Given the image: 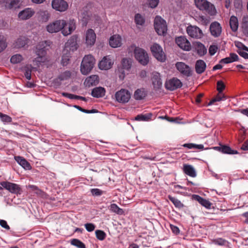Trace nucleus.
I'll return each mask as SVG.
<instances>
[{"instance_id":"nucleus-1","label":"nucleus","mask_w":248,"mask_h":248,"mask_svg":"<svg viewBox=\"0 0 248 248\" xmlns=\"http://www.w3.org/2000/svg\"><path fill=\"white\" fill-rule=\"evenodd\" d=\"M49 33H55L62 31L64 36H67L72 33L76 28V21L72 19L67 22L63 19H59L49 23L46 27Z\"/></svg>"},{"instance_id":"nucleus-2","label":"nucleus","mask_w":248,"mask_h":248,"mask_svg":"<svg viewBox=\"0 0 248 248\" xmlns=\"http://www.w3.org/2000/svg\"><path fill=\"white\" fill-rule=\"evenodd\" d=\"M95 63V59L91 55H87L84 56L80 65V71L82 74L86 75L88 74Z\"/></svg>"},{"instance_id":"nucleus-3","label":"nucleus","mask_w":248,"mask_h":248,"mask_svg":"<svg viewBox=\"0 0 248 248\" xmlns=\"http://www.w3.org/2000/svg\"><path fill=\"white\" fill-rule=\"evenodd\" d=\"M196 7L201 11H205L211 15L216 13V9L213 4L207 0H194Z\"/></svg>"},{"instance_id":"nucleus-4","label":"nucleus","mask_w":248,"mask_h":248,"mask_svg":"<svg viewBox=\"0 0 248 248\" xmlns=\"http://www.w3.org/2000/svg\"><path fill=\"white\" fill-rule=\"evenodd\" d=\"M154 26L155 31L159 35H164L166 33L167 26L166 21L160 16H156L154 20Z\"/></svg>"},{"instance_id":"nucleus-5","label":"nucleus","mask_w":248,"mask_h":248,"mask_svg":"<svg viewBox=\"0 0 248 248\" xmlns=\"http://www.w3.org/2000/svg\"><path fill=\"white\" fill-rule=\"evenodd\" d=\"M153 55L159 62H163L166 56L162 47L157 43H154L150 47Z\"/></svg>"},{"instance_id":"nucleus-6","label":"nucleus","mask_w":248,"mask_h":248,"mask_svg":"<svg viewBox=\"0 0 248 248\" xmlns=\"http://www.w3.org/2000/svg\"><path fill=\"white\" fill-rule=\"evenodd\" d=\"M135 58L143 65H146L149 61V58L147 52L143 49L136 47L134 50Z\"/></svg>"},{"instance_id":"nucleus-7","label":"nucleus","mask_w":248,"mask_h":248,"mask_svg":"<svg viewBox=\"0 0 248 248\" xmlns=\"http://www.w3.org/2000/svg\"><path fill=\"white\" fill-rule=\"evenodd\" d=\"M0 185L13 194H20L21 193L20 186L16 184L4 181L0 183Z\"/></svg>"},{"instance_id":"nucleus-8","label":"nucleus","mask_w":248,"mask_h":248,"mask_svg":"<svg viewBox=\"0 0 248 248\" xmlns=\"http://www.w3.org/2000/svg\"><path fill=\"white\" fill-rule=\"evenodd\" d=\"M115 97L117 102L125 103L129 101L131 97V94L128 90L121 89L115 93Z\"/></svg>"},{"instance_id":"nucleus-9","label":"nucleus","mask_w":248,"mask_h":248,"mask_svg":"<svg viewBox=\"0 0 248 248\" xmlns=\"http://www.w3.org/2000/svg\"><path fill=\"white\" fill-rule=\"evenodd\" d=\"M186 31L188 35L191 38L200 39L203 35L202 31L196 26H188Z\"/></svg>"},{"instance_id":"nucleus-10","label":"nucleus","mask_w":248,"mask_h":248,"mask_svg":"<svg viewBox=\"0 0 248 248\" xmlns=\"http://www.w3.org/2000/svg\"><path fill=\"white\" fill-rule=\"evenodd\" d=\"M78 36L73 35L65 44V46L63 50L64 52H70V51H74L78 48V45L77 43Z\"/></svg>"},{"instance_id":"nucleus-11","label":"nucleus","mask_w":248,"mask_h":248,"mask_svg":"<svg viewBox=\"0 0 248 248\" xmlns=\"http://www.w3.org/2000/svg\"><path fill=\"white\" fill-rule=\"evenodd\" d=\"M50 42L45 41L39 42L36 46V54L37 56H46L47 47L50 45Z\"/></svg>"},{"instance_id":"nucleus-12","label":"nucleus","mask_w":248,"mask_h":248,"mask_svg":"<svg viewBox=\"0 0 248 248\" xmlns=\"http://www.w3.org/2000/svg\"><path fill=\"white\" fill-rule=\"evenodd\" d=\"M51 5L54 9L60 12H64L68 8L67 2L64 0H53Z\"/></svg>"},{"instance_id":"nucleus-13","label":"nucleus","mask_w":248,"mask_h":248,"mask_svg":"<svg viewBox=\"0 0 248 248\" xmlns=\"http://www.w3.org/2000/svg\"><path fill=\"white\" fill-rule=\"evenodd\" d=\"M182 86L181 81L177 78H173L167 81L165 83V87L167 89L170 91H174Z\"/></svg>"},{"instance_id":"nucleus-14","label":"nucleus","mask_w":248,"mask_h":248,"mask_svg":"<svg viewBox=\"0 0 248 248\" xmlns=\"http://www.w3.org/2000/svg\"><path fill=\"white\" fill-rule=\"evenodd\" d=\"M176 43L182 49L189 51L191 49V45L188 40L184 36H179L175 39Z\"/></svg>"},{"instance_id":"nucleus-15","label":"nucleus","mask_w":248,"mask_h":248,"mask_svg":"<svg viewBox=\"0 0 248 248\" xmlns=\"http://www.w3.org/2000/svg\"><path fill=\"white\" fill-rule=\"evenodd\" d=\"M96 41V34L93 29H88L85 33V43L87 46H93Z\"/></svg>"},{"instance_id":"nucleus-16","label":"nucleus","mask_w":248,"mask_h":248,"mask_svg":"<svg viewBox=\"0 0 248 248\" xmlns=\"http://www.w3.org/2000/svg\"><path fill=\"white\" fill-rule=\"evenodd\" d=\"M177 69L183 75L189 77L191 75V70L189 66L183 62H177L176 63Z\"/></svg>"},{"instance_id":"nucleus-17","label":"nucleus","mask_w":248,"mask_h":248,"mask_svg":"<svg viewBox=\"0 0 248 248\" xmlns=\"http://www.w3.org/2000/svg\"><path fill=\"white\" fill-rule=\"evenodd\" d=\"M151 80L155 89L158 90L161 88L162 82L159 73L156 72H153Z\"/></svg>"},{"instance_id":"nucleus-18","label":"nucleus","mask_w":248,"mask_h":248,"mask_svg":"<svg viewBox=\"0 0 248 248\" xmlns=\"http://www.w3.org/2000/svg\"><path fill=\"white\" fill-rule=\"evenodd\" d=\"M122 65L123 69L120 71L121 74L119 75V78L121 79H123L125 75L124 70H129L131 68L132 65L131 59L124 58L122 61Z\"/></svg>"},{"instance_id":"nucleus-19","label":"nucleus","mask_w":248,"mask_h":248,"mask_svg":"<svg viewBox=\"0 0 248 248\" xmlns=\"http://www.w3.org/2000/svg\"><path fill=\"white\" fill-rule=\"evenodd\" d=\"M113 64V62L109 56L104 57L98 64L99 68L101 70L110 69Z\"/></svg>"},{"instance_id":"nucleus-20","label":"nucleus","mask_w":248,"mask_h":248,"mask_svg":"<svg viewBox=\"0 0 248 248\" xmlns=\"http://www.w3.org/2000/svg\"><path fill=\"white\" fill-rule=\"evenodd\" d=\"M34 13L33 10L30 8H27L20 12L18 16L21 20H27L32 16Z\"/></svg>"},{"instance_id":"nucleus-21","label":"nucleus","mask_w":248,"mask_h":248,"mask_svg":"<svg viewBox=\"0 0 248 248\" xmlns=\"http://www.w3.org/2000/svg\"><path fill=\"white\" fill-rule=\"evenodd\" d=\"M210 31L212 35L217 37L220 35L222 30L220 25L218 22H214L210 25Z\"/></svg>"},{"instance_id":"nucleus-22","label":"nucleus","mask_w":248,"mask_h":248,"mask_svg":"<svg viewBox=\"0 0 248 248\" xmlns=\"http://www.w3.org/2000/svg\"><path fill=\"white\" fill-rule=\"evenodd\" d=\"M109 45L114 48L119 47L121 46V37L120 35L116 34L111 36L109 39Z\"/></svg>"},{"instance_id":"nucleus-23","label":"nucleus","mask_w":248,"mask_h":248,"mask_svg":"<svg viewBox=\"0 0 248 248\" xmlns=\"http://www.w3.org/2000/svg\"><path fill=\"white\" fill-rule=\"evenodd\" d=\"M106 93V90L102 87H98L93 88L92 90L91 95L96 98L103 97Z\"/></svg>"},{"instance_id":"nucleus-24","label":"nucleus","mask_w":248,"mask_h":248,"mask_svg":"<svg viewBox=\"0 0 248 248\" xmlns=\"http://www.w3.org/2000/svg\"><path fill=\"white\" fill-rule=\"evenodd\" d=\"M147 95V92L144 88H140L137 89L134 94V97L137 100H141L143 99Z\"/></svg>"},{"instance_id":"nucleus-25","label":"nucleus","mask_w":248,"mask_h":248,"mask_svg":"<svg viewBox=\"0 0 248 248\" xmlns=\"http://www.w3.org/2000/svg\"><path fill=\"white\" fill-rule=\"evenodd\" d=\"M99 82V77L97 75H92L88 77L85 82L84 84L86 86H91L95 85Z\"/></svg>"},{"instance_id":"nucleus-26","label":"nucleus","mask_w":248,"mask_h":248,"mask_svg":"<svg viewBox=\"0 0 248 248\" xmlns=\"http://www.w3.org/2000/svg\"><path fill=\"white\" fill-rule=\"evenodd\" d=\"M183 170L185 173L190 177H195L196 176L195 170L192 165L184 164Z\"/></svg>"},{"instance_id":"nucleus-27","label":"nucleus","mask_w":248,"mask_h":248,"mask_svg":"<svg viewBox=\"0 0 248 248\" xmlns=\"http://www.w3.org/2000/svg\"><path fill=\"white\" fill-rule=\"evenodd\" d=\"M15 159L16 161L24 169L27 170L31 169V167L30 164L23 157L19 156H15Z\"/></svg>"},{"instance_id":"nucleus-28","label":"nucleus","mask_w":248,"mask_h":248,"mask_svg":"<svg viewBox=\"0 0 248 248\" xmlns=\"http://www.w3.org/2000/svg\"><path fill=\"white\" fill-rule=\"evenodd\" d=\"M205 62L202 60H198L195 64V70L197 73L201 74L203 73L206 69Z\"/></svg>"},{"instance_id":"nucleus-29","label":"nucleus","mask_w":248,"mask_h":248,"mask_svg":"<svg viewBox=\"0 0 248 248\" xmlns=\"http://www.w3.org/2000/svg\"><path fill=\"white\" fill-rule=\"evenodd\" d=\"M230 26L231 30L233 32H236L238 28V20L236 16H232L230 19Z\"/></svg>"},{"instance_id":"nucleus-30","label":"nucleus","mask_w":248,"mask_h":248,"mask_svg":"<svg viewBox=\"0 0 248 248\" xmlns=\"http://www.w3.org/2000/svg\"><path fill=\"white\" fill-rule=\"evenodd\" d=\"M238 60V55L235 53H232L230 54L229 57L221 59L220 62L227 64L237 61Z\"/></svg>"},{"instance_id":"nucleus-31","label":"nucleus","mask_w":248,"mask_h":248,"mask_svg":"<svg viewBox=\"0 0 248 248\" xmlns=\"http://www.w3.org/2000/svg\"><path fill=\"white\" fill-rule=\"evenodd\" d=\"M195 199L202 206H204L206 208H210L211 203L210 202L206 200L203 199V198L200 197L199 195H195Z\"/></svg>"},{"instance_id":"nucleus-32","label":"nucleus","mask_w":248,"mask_h":248,"mask_svg":"<svg viewBox=\"0 0 248 248\" xmlns=\"http://www.w3.org/2000/svg\"><path fill=\"white\" fill-rule=\"evenodd\" d=\"M110 211L113 213H115L118 215H122L124 214V211L123 209L120 208L115 203L111 204L109 207Z\"/></svg>"},{"instance_id":"nucleus-33","label":"nucleus","mask_w":248,"mask_h":248,"mask_svg":"<svg viewBox=\"0 0 248 248\" xmlns=\"http://www.w3.org/2000/svg\"><path fill=\"white\" fill-rule=\"evenodd\" d=\"M196 49L197 53L200 56H202L206 53V48H205V46L201 43H198L197 44Z\"/></svg>"},{"instance_id":"nucleus-34","label":"nucleus","mask_w":248,"mask_h":248,"mask_svg":"<svg viewBox=\"0 0 248 248\" xmlns=\"http://www.w3.org/2000/svg\"><path fill=\"white\" fill-rule=\"evenodd\" d=\"M152 116L153 114L151 113H148L145 114H140L138 115L135 117V120L140 121H148L151 120Z\"/></svg>"},{"instance_id":"nucleus-35","label":"nucleus","mask_w":248,"mask_h":248,"mask_svg":"<svg viewBox=\"0 0 248 248\" xmlns=\"http://www.w3.org/2000/svg\"><path fill=\"white\" fill-rule=\"evenodd\" d=\"M80 20L83 22V24L86 25L89 21L91 19V15L90 12H84L80 16Z\"/></svg>"},{"instance_id":"nucleus-36","label":"nucleus","mask_w":248,"mask_h":248,"mask_svg":"<svg viewBox=\"0 0 248 248\" xmlns=\"http://www.w3.org/2000/svg\"><path fill=\"white\" fill-rule=\"evenodd\" d=\"M70 57V52H64V50H63L62 51V55L61 60V63L63 66H66L69 63Z\"/></svg>"},{"instance_id":"nucleus-37","label":"nucleus","mask_w":248,"mask_h":248,"mask_svg":"<svg viewBox=\"0 0 248 248\" xmlns=\"http://www.w3.org/2000/svg\"><path fill=\"white\" fill-rule=\"evenodd\" d=\"M27 39L25 37H21L17 39L15 43V46L20 48L24 46L27 44Z\"/></svg>"},{"instance_id":"nucleus-38","label":"nucleus","mask_w":248,"mask_h":248,"mask_svg":"<svg viewBox=\"0 0 248 248\" xmlns=\"http://www.w3.org/2000/svg\"><path fill=\"white\" fill-rule=\"evenodd\" d=\"M168 198L176 208H182L184 207V204L175 197L169 196Z\"/></svg>"},{"instance_id":"nucleus-39","label":"nucleus","mask_w":248,"mask_h":248,"mask_svg":"<svg viewBox=\"0 0 248 248\" xmlns=\"http://www.w3.org/2000/svg\"><path fill=\"white\" fill-rule=\"evenodd\" d=\"M23 60V58L21 55L16 54L12 56L10 61L12 63L16 64L20 63Z\"/></svg>"},{"instance_id":"nucleus-40","label":"nucleus","mask_w":248,"mask_h":248,"mask_svg":"<svg viewBox=\"0 0 248 248\" xmlns=\"http://www.w3.org/2000/svg\"><path fill=\"white\" fill-rule=\"evenodd\" d=\"M225 97L222 93H219L217 96L213 99H212L208 104V105H211L214 104L215 102L220 101L223 99H225Z\"/></svg>"},{"instance_id":"nucleus-41","label":"nucleus","mask_w":248,"mask_h":248,"mask_svg":"<svg viewBox=\"0 0 248 248\" xmlns=\"http://www.w3.org/2000/svg\"><path fill=\"white\" fill-rule=\"evenodd\" d=\"M222 151L221 152L224 154H237L238 152L236 150H232L229 146L223 145L222 146Z\"/></svg>"},{"instance_id":"nucleus-42","label":"nucleus","mask_w":248,"mask_h":248,"mask_svg":"<svg viewBox=\"0 0 248 248\" xmlns=\"http://www.w3.org/2000/svg\"><path fill=\"white\" fill-rule=\"evenodd\" d=\"M71 244L78 248H86L85 244L77 239H73L71 240Z\"/></svg>"},{"instance_id":"nucleus-43","label":"nucleus","mask_w":248,"mask_h":248,"mask_svg":"<svg viewBox=\"0 0 248 248\" xmlns=\"http://www.w3.org/2000/svg\"><path fill=\"white\" fill-rule=\"evenodd\" d=\"M19 0H10L9 2H7L6 6L10 9L16 8L19 6Z\"/></svg>"},{"instance_id":"nucleus-44","label":"nucleus","mask_w":248,"mask_h":248,"mask_svg":"<svg viewBox=\"0 0 248 248\" xmlns=\"http://www.w3.org/2000/svg\"><path fill=\"white\" fill-rule=\"evenodd\" d=\"M71 74L69 71H66L61 73L58 77V78L61 80H65L69 78Z\"/></svg>"},{"instance_id":"nucleus-45","label":"nucleus","mask_w":248,"mask_h":248,"mask_svg":"<svg viewBox=\"0 0 248 248\" xmlns=\"http://www.w3.org/2000/svg\"><path fill=\"white\" fill-rule=\"evenodd\" d=\"M135 21L137 24L140 25H142L145 22L143 17L139 14H137L135 15Z\"/></svg>"},{"instance_id":"nucleus-46","label":"nucleus","mask_w":248,"mask_h":248,"mask_svg":"<svg viewBox=\"0 0 248 248\" xmlns=\"http://www.w3.org/2000/svg\"><path fill=\"white\" fill-rule=\"evenodd\" d=\"M235 46L238 49V50H245L248 52V47L240 42H235Z\"/></svg>"},{"instance_id":"nucleus-47","label":"nucleus","mask_w":248,"mask_h":248,"mask_svg":"<svg viewBox=\"0 0 248 248\" xmlns=\"http://www.w3.org/2000/svg\"><path fill=\"white\" fill-rule=\"evenodd\" d=\"M95 234L97 238L100 240H103L106 236L105 232L101 230H96Z\"/></svg>"},{"instance_id":"nucleus-48","label":"nucleus","mask_w":248,"mask_h":248,"mask_svg":"<svg viewBox=\"0 0 248 248\" xmlns=\"http://www.w3.org/2000/svg\"><path fill=\"white\" fill-rule=\"evenodd\" d=\"M233 5L234 8L237 10H241L243 8L242 0H234Z\"/></svg>"},{"instance_id":"nucleus-49","label":"nucleus","mask_w":248,"mask_h":248,"mask_svg":"<svg viewBox=\"0 0 248 248\" xmlns=\"http://www.w3.org/2000/svg\"><path fill=\"white\" fill-rule=\"evenodd\" d=\"M213 242L215 244L219 246H225L228 243L226 240L220 238L215 239Z\"/></svg>"},{"instance_id":"nucleus-50","label":"nucleus","mask_w":248,"mask_h":248,"mask_svg":"<svg viewBox=\"0 0 248 248\" xmlns=\"http://www.w3.org/2000/svg\"><path fill=\"white\" fill-rule=\"evenodd\" d=\"M0 118L1 121L4 123H10L12 121V118L11 117L1 112H0Z\"/></svg>"},{"instance_id":"nucleus-51","label":"nucleus","mask_w":248,"mask_h":248,"mask_svg":"<svg viewBox=\"0 0 248 248\" xmlns=\"http://www.w3.org/2000/svg\"><path fill=\"white\" fill-rule=\"evenodd\" d=\"M196 20L199 23L203 25H206L208 22L207 18L204 16H196Z\"/></svg>"},{"instance_id":"nucleus-52","label":"nucleus","mask_w":248,"mask_h":248,"mask_svg":"<svg viewBox=\"0 0 248 248\" xmlns=\"http://www.w3.org/2000/svg\"><path fill=\"white\" fill-rule=\"evenodd\" d=\"M40 15L43 21L46 22L49 19V15L47 11H41L40 12Z\"/></svg>"},{"instance_id":"nucleus-53","label":"nucleus","mask_w":248,"mask_h":248,"mask_svg":"<svg viewBox=\"0 0 248 248\" xmlns=\"http://www.w3.org/2000/svg\"><path fill=\"white\" fill-rule=\"evenodd\" d=\"M217 90L219 93H222V91L225 88V85L223 82L221 80H219L217 82Z\"/></svg>"},{"instance_id":"nucleus-54","label":"nucleus","mask_w":248,"mask_h":248,"mask_svg":"<svg viewBox=\"0 0 248 248\" xmlns=\"http://www.w3.org/2000/svg\"><path fill=\"white\" fill-rule=\"evenodd\" d=\"M45 56H38V57L33 60V62L36 63V65H39L41 62H44L46 58Z\"/></svg>"},{"instance_id":"nucleus-55","label":"nucleus","mask_w":248,"mask_h":248,"mask_svg":"<svg viewBox=\"0 0 248 248\" xmlns=\"http://www.w3.org/2000/svg\"><path fill=\"white\" fill-rule=\"evenodd\" d=\"M91 192L93 195L95 196H101L103 193V191L98 188H93L91 190Z\"/></svg>"},{"instance_id":"nucleus-56","label":"nucleus","mask_w":248,"mask_h":248,"mask_svg":"<svg viewBox=\"0 0 248 248\" xmlns=\"http://www.w3.org/2000/svg\"><path fill=\"white\" fill-rule=\"evenodd\" d=\"M86 230L89 232H91L94 231L95 226L91 223H88L84 225Z\"/></svg>"},{"instance_id":"nucleus-57","label":"nucleus","mask_w":248,"mask_h":248,"mask_svg":"<svg viewBox=\"0 0 248 248\" xmlns=\"http://www.w3.org/2000/svg\"><path fill=\"white\" fill-rule=\"evenodd\" d=\"M218 49V47L216 45H212L210 46L209 48V53L210 55H214L217 51Z\"/></svg>"},{"instance_id":"nucleus-58","label":"nucleus","mask_w":248,"mask_h":248,"mask_svg":"<svg viewBox=\"0 0 248 248\" xmlns=\"http://www.w3.org/2000/svg\"><path fill=\"white\" fill-rule=\"evenodd\" d=\"M248 16H244L242 18V27L243 29L248 28Z\"/></svg>"},{"instance_id":"nucleus-59","label":"nucleus","mask_w":248,"mask_h":248,"mask_svg":"<svg viewBox=\"0 0 248 248\" xmlns=\"http://www.w3.org/2000/svg\"><path fill=\"white\" fill-rule=\"evenodd\" d=\"M62 95L64 97L68 98L71 99H77L78 95L63 92L62 93Z\"/></svg>"},{"instance_id":"nucleus-60","label":"nucleus","mask_w":248,"mask_h":248,"mask_svg":"<svg viewBox=\"0 0 248 248\" xmlns=\"http://www.w3.org/2000/svg\"><path fill=\"white\" fill-rule=\"evenodd\" d=\"M159 2V0H148V4L152 8H155Z\"/></svg>"},{"instance_id":"nucleus-61","label":"nucleus","mask_w":248,"mask_h":248,"mask_svg":"<svg viewBox=\"0 0 248 248\" xmlns=\"http://www.w3.org/2000/svg\"><path fill=\"white\" fill-rule=\"evenodd\" d=\"M0 225L3 228H5L6 230H9L10 228L9 226L7 224V222L4 220H0Z\"/></svg>"},{"instance_id":"nucleus-62","label":"nucleus","mask_w":248,"mask_h":248,"mask_svg":"<svg viewBox=\"0 0 248 248\" xmlns=\"http://www.w3.org/2000/svg\"><path fill=\"white\" fill-rule=\"evenodd\" d=\"M170 228L174 233L177 234L179 233V229L177 226L170 224Z\"/></svg>"},{"instance_id":"nucleus-63","label":"nucleus","mask_w":248,"mask_h":248,"mask_svg":"<svg viewBox=\"0 0 248 248\" xmlns=\"http://www.w3.org/2000/svg\"><path fill=\"white\" fill-rule=\"evenodd\" d=\"M237 52L243 58L246 59H248V53L245 52V50H237Z\"/></svg>"},{"instance_id":"nucleus-64","label":"nucleus","mask_w":248,"mask_h":248,"mask_svg":"<svg viewBox=\"0 0 248 248\" xmlns=\"http://www.w3.org/2000/svg\"><path fill=\"white\" fill-rule=\"evenodd\" d=\"M7 46L6 43L4 41H0V52L2 51Z\"/></svg>"}]
</instances>
